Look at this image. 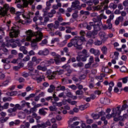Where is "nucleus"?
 <instances>
[{
	"mask_svg": "<svg viewBox=\"0 0 128 128\" xmlns=\"http://www.w3.org/2000/svg\"><path fill=\"white\" fill-rule=\"evenodd\" d=\"M26 37H24L19 43H18V46H22L20 42H24L26 40L27 42H30L32 38L34 36H35L36 38L33 39L32 40L31 46L34 50H38V46L36 42H38L42 40V33L40 31H37L36 32L34 33L32 30H28L26 32Z\"/></svg>",
	"mask_w": 128,
	"mask_h": 128,
	"instance_id": "f257e3e1",
	"label": "nucleus"
},
{
	"mask_svg": "<svg viewBox=\"0 0 128 128\" xmlns=\"http://www.w3.org/2000/svg\"><path fill=\"white\" fill-rule=\"evenodd\" d=\"M120 107H116L112 109V112L110 114H108L106 115V118L108 120H110L112 118H114V122H118V120H124V116H120Z\"/></svg>",
	"mask_w": 128,
	"mask_h": 128,
	"instance_id": "f03ea898",
	"label": "nucleus"
},
{
	"mask_svg": "<svg viewBox=\"0 0 128 128\" xmlns=\"http://www.w3.org/2000/svg\"><path fill=\"white\" fill-rule=\"evenodd\" d=\"M86 42V39L83 37L80 38H74L71 40V42L68 44V48H72L74 46L77 50H82V44Z\"/></svg>",
	"mask_w": 128,
	"mask_h": 128,
	"instance_id": "7ed1b4c3",
	"label": "nucleus"
},
{
	"mask_svg": "<svg viewBox=\"0 0 128 128\" xmlns=\"http://www.w3.org/2000/svg\"><path fill=\"white\" fill-rule=\"evenodd\" d=\"M30 14L32 16L34 13L32 12H29L26 15L24 14H22L24 20H22L20 19V16H16L15 17L16 20H18V24H30L32 22V20L30 19Z\"/></svg>",
	"mask_w": 128,
	"mask_h": 128,
	"instance_id": "20e7f679",
	"label": "nucleus"
},
{
	"mask_svg": "<svg viewBox=\"0 0 128 128\" xmlns=\"http://www.w3.org/2000/svg\"><path fill=\"white\" fill-rule=\"evenodd\" d=\"M34 64L30 61L28 64V70H30L28 72V75L30 76L33 80H34L36 78V76H38V70H34Z\"/></svg>",
	"mask_w": 128,
	"mask_h": 128,
	"instance_id": "39448f33",
	"label": "nucleus"
},
{
	"mask_svg": "<svg viewBox=\"0 0 128 128\" xmlns=\"http://www.w3.org/2000/svg\"><path fill=\"white\" fill-rule=\"evenodd\" d=\"M102 26V22H100L98 24V22L96 21V19L93 18V22H90V25L87 26L86 28L88 30H92V26H93L94 28V32H98V30H100V26Z\"/></svg>",
	"mask_w": 128,
	"mask_h": 128,
	"instance_id": "423d86ee",
	"label": "nucleus"
},
{
	"mask_svg": "<svg viewBox=\"0 0 128 128\" xmlns=\"http://www.w3.org/2000/svg\"><path fill=\"white\" fill-rule=\"evenodd\" d=\"M0 18L2 16H8V11L10 10V5L8 4H4V7H0Z\"/></svg>",
	"mask_w": 128,
	"mask_h": 128,
	"instance_id": "0eeeda50",
	"label": "nucleus"
},
{
	"mask_svg": "<svg viewBox=\"0 0 128 128\" xmlns=\"http://www.w3.org/2000/svg\"><path fill=\"white\" fill-rule=\"evenodd\" d=\"M20 34V31L18 30V27H12L10 32V38H18Z\"/></svg>",
	"mask_w": 128,
	"mask_h": 128,
	"instance_id": "6e6552de",
	"label": "nucleus"
},
{
	"mask_svg": "<svg viewBox=\"0 0 128 128\" xmlns=\"http://www.w3.org/2000/svg\"><path fill=\"white\" fill-rule=\"evenodd\" d=\"M48 64H46V62H43L40 63V65H38L36 67L38 70H42V72H46V66H48Z\"/></svg>",
	"mask_w": 128,
	"mask_h": 128,
	"instance_id": "1a4fd4ad",
	"label": "nucleus"
},
{
	"mask_svg": "<svg viewBox=\"0 0 128 128\" xmlns=\"http://www.w3.org/2000/svg\"><path fill=\"white\" fill-rule=\"evenodd\" d=\"M8 38L6 37V46H12V48H16V44H14L13 45L14 42V39L11 38L10 40L8 39Z\"/></svg>",
	"mask_w": 128,
	"mask_h": 128,
	"instance_id": "9d476101",
	"label": "nucleus"
},
{
	"mask_svg": "<svg viewBox=\"0 0 128 128\" xmlns=\"http://www.w3.org/2000/svg\"><path fill=\"white\" fill-rule=\"evenodd\" d=\"M64 74V70H60L59 71L52 72L48 75V78L49 80H52V78H54L56 74Z\"/></svg>",
	"mask_w": 128,
	"mask_h": 128,
	"instance_id": "9b49d317",
	"label": "nucleus"
},
{
	"mask_svg": "<svg viewBox=\"0 0 128 128\" xmlns=\"http://www.w3.org/2000/svg\"><path fill=\"white\" fill-rule=\"evenodd\" d=\"M104 84L105 86H108V84L109 85V88L108 89V92L110 93L112 92V88L114 86V83L113 82H111L108 84V81H105L104 82Z\"/></svg>",
	"mask_w": 128,
	"mask_h": 128,
	"instance_id": "f8f14e48",
	"label": "nucleus"
},
{
	"mask_svg": "<svg viewBox=\"0 0 128 128\" xmlns=\"http://www.w3.org/2000/svg\"><path fill=\"white\" fill-rule=\"evenodd\" d=\"M39 20H40V24L42 26H46L48 23V22L50 21V18H48V17H44V20L42 21V17L40 16L39 17Z\"/></svg>",
	"mask_w": 128,
	"mask_h": 128,
	"instance_id": "ddd939ff",
	"label": "nucleus"
},
{
	"mask_svg": "<svg viewBox=\"0 0 128 128\" xmlns=\"http://www.w3.org/2000/svg\"><path fill=\"white\" fill-rule=\"evenodd\" d=\"M30 62L34 64V66H37V64H40V62H42V59L38 58L36 56H33L32 58V61Z\"/></svg>",
	"mask_w": 128,
	"mask_h": 128,
	"instance_id": "4468645a",
	"label": "nucleus"
},
{
	"mask_svg": "<svg viewBox=\"0 0 128 128\" xmlns=\"http://www.w3.org/2000/svg\"><path fill=\"white\" fill-rule=\"evenodd\" d=\"M90 52L92 54H94L96 56H98L100 54V52L98 50H96L94 48H91L90 50Z\"/></svg>",
	"mask_w": 128,
	"mask_h": 128,
	"instance_id": "2eb2a0df",
	"label": "nucleus"
},
{
	"mask_svg": "<svg viewBox=\"0 0 128 128\" xmlns=\"http://www.w3.org/2000/svg\"><path fill=\"white\" fill-rule=\"evenodd\" d=\"M72 10H76V8H78L80 10V2L76 0L72 2Z\"/></svg>",
	"mask_w": 128,
	"mask_h": 128,
	"instance_id": "dca6fc26",
	"label": "nucleus"
},
{
	"mask_svg": "<svg viewBox=\"0 0 128 128\" xmlns=\"http://www.w3.org/2000/svg\"><path fill=\"white\" fill-rule=\"evenodd\" d=\"M99 36H100V38L104 42V40H106L108 38V36L106 34V33L104 32H100L99 33Z\"/></svg>",
	"mask_w": 128,
	"mask_h": 128,
	"instance_id": "f3484780",
	"label": "nucleus"
},
{
	"mask_svg": "<svg viewBox=\"0 0 128 128\" xmlns=\"http://www.w3.org/2000/svg\"><path fill=\"white\" fill-rule=\"evenodd\" d=\"M104 114H106V112H99L98 114H92V117L94 120H98L100 116H104Z\"/></svg>",
	"mask_w": 128,
	"mask_h": 128,
	"instance_id": "a211bd4d",
	"label": "nucleus"
},
{
	"mask_svg": "<svg viewBox=\"0 0 128 128\" xmlns=\"http://www.w3.org/2000/svg\"><path fill=\"white\" fill-rule=\"evenodd\" d=\"M43 17L44 18V17L48 18H53L54 15L50 12H48L46 11H44V10Z\"/></svg>",
	"mask_w": 128,
	"mask_h": 128,
	"instance_id": "6ab92c4d",
	"label": "nucleus"
},
{
	"mask_svg": "<svg viewBox=\"0 0 128 128\" xmlns=\"http://www.w3.org/2000/svg\"><path fill=\"white\" fill-rule=\"evenodd\" d=\"M100 102L104 104H110V100L108 98H102L100 99Z\"/></svg>",
	"mask_w": 128,
	"mask_h": 128,
	"instance_id": "aec40b11",
	"label": "nucleus"
},
{
	"mask_svg": "<svg viewBox=\"0 0 128 128\" xmlns=\"http://www.w3.org/2000/svg\"><path fill=\"white\" fill-rule=\"evenodd\" d=\"M22 2L24 6H28V4H34V0H22Z\"/></svg>",
	"mask_w": 128,
	"mask_h": 128,
	"instance_id": "412c9836",
	"label": "nucleus"
},
{
	"mask_svg": "<svg viewBox=\"0 0 128 128\" xmlns=\"http://www.w3.org/2000/svg\"><path fill=\"white\" fill-rule=\"evenodd\" d=\"M102 72H106V74H112V70L108 67H103L102 68Z\"/></svg>",
	"mask_w": 128,
	"mask_h": 128,
	"instance_id": "4be33fe9",
	"label": "nucleus"
},
{
	"mask_svg": "<svg viewBox=\"0 0 128 128\" xmlns=\"http://www.w3.org/2000/svg\"><path fill=\"white\" fill-rule=\"evenodd\" d=\"M22 105H21V107L22 108H24L26 106H27V107L30 108V104L28 102H26L24 100H22L21 102Z\"/></svg>",
	"mask_w": 128,
	"mask_h": 128,
	"instance_id": "5701e85b",
	"label": "nucleus"
},
{
	"mask_svg": "<svg viewBox=\"0 0 128 128\" xmlns=\"http://www.w3.org/2000/svg\"><path fill=\"white\" fill-rule=\"evenodd\" d=\"M12 80H10V78H8L6 80L2 83V86H6L8 84L9 82H10Z\"/></svg>",
	"mask_w": 128,
	"mask_h": 128,
	"instance_id": "b1692460",
	"label": "nucleus"
},
{
	"mask_svg": "<svg viewBox=\"0 0 128 128\" xmlns=\"http://www.w3.org/2000/svg\"><path fill=\"white\" fill-rule=\"evenodd\" d=\"M88 106H90L89 104H87L85 105H81L79 106V110H84L86 108H88Z\"/></svg>",
	"mask_w": 128,
	"mask_h": 128,
	"instance_id": "393cba45",
	"label": "nucleus"
},
{
	"mask_svg": "<svg viewBox=\"0 0 128 128\" xmlns=\"http://www.w3.org/2000/svg\"><path fill=\"white\" fill-rule=\"evenodd\" d=\"M66 42H68V41L66 40H64L60 43L58 42L57 44L60 46V48H63V46H64L66 44Z\"/></svg>",
	"mask_w": 128,
	"mask_h": 128,
	"instance_id": "a878e982",
	"label": "nucleus"
},
{
	"mask_svg": "<svg viewBox=\"0 0 128 128\" xmlns=\"http://www.w3.org/2000/svg\"><path fill=\"white\" fill-rule=\"evenodd\" d=\"M58 8H62V3H58L57 4H54L52 6L53 10H58Z\"/></svg>",
	"mask_w": 128,
	"mask_h": 128,
	"instance_id": "bb28decb",
	"label": "nucleus"
},
{
	"mask_svg": "<svg viewBox=\"0 0 128 128\" xmlns=\"http://www.w3.org/2000/svg\"><path fill=\"white\" fill-rule=\"evenodd\" d=\"M60 55H56V57L54 58V62L56 64H60Z\"/></svg>",
	"mask_w": 128,
	"mask_h": 128,
	"instance_id": "cd10ccee",
	"label": "nucleus"
},
{
	"mask_svg": "<svg viewBox=\"0 0 128 128\" xmlns=\"http://www.w3.org/2000/svg\"><path fill=\"white\" fill-rule=\"evenodd\" d=\"M8 106H10V104L8 102H6L4 104L2 107H1V110H8Z\"/></svg>",
	"mask_w": 128,
	"mask_h": 128,
	"instance_id": "c85d7f7f",
	"label": "nucleus"
},
{
	"mask_svg": "<svg viewBox=\"0 0 128 128\" xmlns=\"http://www.w3.org/2000/svg\"><path fill=\"white\" fill-rule=\"evenodd\" d=\"M18 117L19 118H26V114L22 112H20L18 114Z\"/></svg>",
	"mask_w": 128,
	"mask_h": 128,
	"instance_id": "c756f323",
	"label": "nucleus"
},
{
	"mask_svg": "<svg viewBox=\"0 0 128 128\" xmlns=\"http://www.w3.org/2000/svg\"><path fill=\"white\" fill-rule=\"evenodd\" d=\"M34 80H36L38 82H40L42 80H44V75L40 76V77H38V76H36V78Z\"/></svg>",
	"mask_w": 128,
	"mask_h": 128,
	"instance_id": "7c9ffc66",
	"label": "nucleus"
},
{
	"mask_svg": "<svg viewBox=\"0 0 128 128\" xmlns=\"http://www.w3.org/2000/svg\"><path fill=\"white\" fill-rule=\"evenodd\" d=\"M60 42V38H52L51 40L52 44H54L55 42Z\"/></svg>",
	"mask_w": 128,
	"mask_h": 128,
	"instance_id": "2f4dec72",
	"label": "nucleus"
},
{
	"mask_svg": "<svg viewBox=\"0 0 128 128\" xmlns=\"http://www.w3.org/2000/svg\"><path fill=\"white\" fill-rule=\"evenodd\" d=\"M78 120V117H73L70 118L69 120H68V124H70L72 122H75V120Z\"/></svg>",
	"mask_w": 128,
	"mask_h": 128,
	"instance_id": "473e14b6",
	"label": "nucleus"
},
{
	"mask_svg": "<svg viewBox=\"0 0 128 128\" xmlns=\"http://www.w3.org/2000/svg\"><path fill=\"white\" fill-rule=\"evenodd\" d=\"M20 52H22L24 54H28V50H26V47L24 46H20Z\"/></svg>",
	"mask_w": 128,
	"mask_h": 128,
	"instance_id": "72a5a7b5",
	"label": "nucleus"
},
{
	"mask_svg": "<svg viewBox=\"0 0 128 128\" xmlns=\"http://www.w3.org/2000/svg\"><path fill=\"white\" fill-rule=\"evenodd\" d=\"M66 34H70L72 32V30H74L76 28H70V27H66Z\"/></svg>",
	"mask_w": 128,
	"mask_h": 128,
	"instance_id": "f704fd0d",
	"label": "nucleus"
},
{
	"mask_svg": "<svg viewBox=\"0 0 128 128\" xmlns=\"http://www.w3.org/2000/svg\"><path fill=\"white\" fill-rule=\"evenodd\" d=\"M39 44L40 46H44L48 44V40L44 39V40H42V42Z\"/></svg>",
	"mask_w": 128,
	"mask_h": 128,
	"instance_id": "c9c22d12",
	"label": "nucleus"
},
{
	"mask_svg": "<svg viewBox=\"0 0 128 128\" xmlns=\"http://www.w3.org/2000/svg\"><path fill=\"white\" fill-rule=\"evenodd\" d=\"M80 36H82L81 37H76L75 38H84V36H86V32L83 30H81L80 32Z\"/></svg>",
	"mask_w": 128,
	"mask_h": 128,
	"instance_id": "e433bc0d",
	"label": "nucleus"
},
{
	"mask_svg": "<svg viewBox=\"0 0 128 128\" xmlns=\"http://www.w3.org/2000/svg\"><path fill=\"white\" fill-rule=\"evenodd\" d=\"M39 114L42 116H46V112L44 111V109L41 108L39 110Z\"/></svg>",
	"mask_w": 128,
	"mask_h": 128,
	"instance_id": "4c0bfd02",
	"label": "nucleus"
},
{
	"mask_svg": "<svg viewBox=\"0 0 128 128\" xmlns=\"http://www.w3.org/2000/svg\"><path fill=\"white\" fill-rule=\"evenodd\" d=\"M96 32H94L93 33H92L90 32H89L87 33L86 34V36L87 38H92V34H98V32H96Z\"/></svg>",
	"mask_w": 128,
	"mask_h": 128,
	"instance_id": "58836bf2",
	"label": "nucleus"
},
{
	"mask_svg": "<svg viewBox=\"0 0 128 128\" xmlns=\"http://www.w3.org/2000/svg\"><path fill=\"white\" fill-rule=\"evenodd\" d=\"M52 104L54 106H58V107H60V106H62V102H53Z\"/></svg>",
	"mask_w": 128,
	"mask_h": 128,
	"instance_id": "ea45409f",
	"label": "nucleus"
},
{
	"mask_svg": "<svg viewBox=\"0 0 128 128\" xmlns=\"http://www.w3.org/2000/svg\"><path fill=\"white\" fill-rule=\"evenodd\" d=\"M18 94V92L16 91H13L10 92H7L6 94L7 96H16Z\"/></svg>",
	"mask_w": 128,
	"mask_h": 128,
	"instance_id": "a19ab883",
	"label": "nucleus"
},
{
	"mask_svg": "<svg viewBox=\"0 0 128 128\" xmlns=\"http://www.w3.org/2000/svg\"><path fill=\"white\" fill-rule=\"evenodd\" d=\"M32 117L34 118H36V120H40V116H38L36 114L33 112L32 114Z\"/></svg>",
	"mask_w": 128,
	"mask_h": 128,
	"instance_id": "79ce46f5",
	"label": "nucleus"
},
{
	"mask_svg": "<svg viewBox=\"0 0 128 128\" xmlns=\"http://www.w3.org/2000/svg\"><path fill=\"white\" fill-rule=\"evenodd\" d=\"M32 116H27V120H29L30 124H34V118H31Z\"/></svg>",
	"mask_w": 128,
	"mask_h": 128,
	"instance_id": "37998d69",
	"label": "nucleus"
},
{
	"mask_svg": "<svg viewBox=\"0 0 128 128\" xmlns=\"http://www.w3.org/2000/svg\"><path fill=\"white\" fill-rule=\"evenodd\" d=\"M109 8H113V10H116L118 8V6L114 3H110L109 5Z\"/></svg>",
	"mask_w": 128,
	"mask_h": 128,
	"instance_id": "c03bdc74",
	"label": "nucleus"
},
{
	"mask_svg": "<svg viewBox=\"0 0 128 128\" xmlns=\"http://www.w3.org/2000/svg\"><path fill=\"white\" fill-rule=\"evenodd\" d=\"M78 124H80L79 122H75L70 126L71 128H76L77 126H78Z\"/></svg>",
	"mask_w": 128,
	"mask_h": 128,
	"instance_id": "a18cd8bd",
	"label": "nucleus"
},
{
	"mask_svg": "<svg viewBox=\"0 0 128 128\" xmlns=\"http://www.w3.org/2000/svg\"><path fill=\"white\" fill-rule=\"evenodd\" d=\"M54 85H50V88L48 89V92H52L54 90Z\"/></svg>",
	"mask_w": 128,
	"mask_h": 128,
	"instance_id": "49530a36",
	"label": "nucleus"
},
{
	"mask_svg": "<svg viewBox=\"0 0 128 128\" xmlns=\"http://www.w3.org/2000/svg\"><path fill=\"white\" fill-rule=\"evenodd\" d=\"M58 26H60V22L58 20L55 21L54 24V28L56 30L58 28Z\"/></svg>",
	"mask_w": 128,
	"mask_h": 128,
	"instance_id": "de8ad7c7",
	"label": "nucleus"
},
{
	"mask_svg": "<svg viewBox=\"0 0 128 128\" xmlns=\"http://www.w3.org/2000/svg\"><path fill=\"white\" fill-rule=\"evenodd\" d=\"M44 62H46V64H48V66H50V64H54V59H50V60H46Z\"/></svg>",
	"mask_w": 128,
	"mask_h": 128,
	"instance_id": "09e8293b",
	"label": "nucleus"
},
{
	"mask_svg": "<svg viewBox=\"0 0 128 128\" xmlns=\"http://www.w3.org/2000/svg\"><path fill=\"white\" fill-rule=\"evenodd\" d=\"M82 128H91L90 126H86V123L82 122L80 125Z\"/></svg>",
	"mask_w": 128,
	"mask_h": 128,
	"instance_id": "8fccbe9b",
	"label": "nucleus"
},
{
	"mask_svg": "<svg viewBox=\"0 0 128 128\" xmlns=\"http://www.w3.org/2000/svg\"><path fill=\"white\" fill-rule=\"evenodd\" d=\"M8 120V117H6V118H0V122L2 124H4V122H6V120Z\"/></svg>",
	"mask_w": 128,
	"mask_h": 128,
	"instance_id": "3c124183",
	"label": "nucleus"
},
{
	"mask_svg": "<svg viewBox=\"0 0 128 128\" xmlns=\"http://www.w3.org/2000/svg\"><path fill=\"white\" fill-rule=\"evenodd\" d=\"M86 58H88V56L81 57L80 58V60H78V58L77 60H82V62H86Z\"/></svg>",
	"mask_w": 128,
	"mask_h": 128,
	"instance_id": "603ef678",
	"label": "nucleus"
},
{
	"mask_svg": "<svg viewBox=\"0 0 128 128\" xmlns=\"http://www.w3.org/2000/svg\"><path fill=\"white\" fill-rule=\"evenodd\" d=\"M30 60V56H27L23 58L22 60L23 62H28Z\"/></svg>",
	"mask_w": 128,
	"mask_h": 128,
	"instance_id": "864d4df0",
	"label": "nucleus"
},
{
	"mask_svg": "<svg viewBox=\"0 0 128 128\" xmlns=\"http://www.w3.org/2000/svg\"><path fill=\"white\" fill-rule=\"evenodd\" d=\"M52 98H54V100L55 102H58L60 100V98L56 96V94H53Z\"/></svg>",
	"mask_w": 128,
	"mask_h": 128,
	"instance_id": "5fc2aeb1",
	"label": "nucleus"
},
{
	"mask_svg": "<svg viewBox=\"0 0 128 128\" xmlns=\"http://www.w3.org/2000/svg\"><path fill=\"white\" fill-rule=\"evenodd\" d=\"M50 52L48 51V50L46 48L44 50H43V54L44 56H48V54H49Z\"/></svg>",
	"mask_w": 128,
	"mask_h": 128,
	"instance_id": "6e6d98bb",
	"label": "nucleus"
},
{
	"mask_svg": "<svg viewBox=\"0 0 128 128\" xmlns=\"http://www.w3.org/2000/svg\"><path fill=\"white\" fill-rule=\"evenodd\" d=\"M116 20H118L119 22H120L124 21V17L120 16L117 18Z\"/></svg>",
	"mask_w": 128,
	"mask_h": 128,
	"instance_id": "4d7b16f0",
	"label": "nucleus"
},
{
	"mask_svg": "<svg viewBox=\"0 0 128 128\" xmlns=\"http://www.w3.org/2000/svg\"><path fill=\"white\" fill-rule=\"evenodd\" d=\"M120 54L118 52H114V58L115 60H118V55Z\"/></svg>",
	"mask_w": 128,
	"mask_h": 128,
	"instance_id": "13d9d810",
	"label": "nucleus"
},
{
	"mask_svg": "<svg viewBox=\"0 0 128 128\" xmlns=\"http://www.w3.org/2000/svg\"><path fill=\"white\" fill-rule=\"evenodd\" d=\"M102 52L103 54H106L108 48H106V47L104 46L102 48Z\"/></svg>",
	"mask_w": 128,
	"mask_h": 128,
	"instance_id": "bf43d9fd",
	"label": "nucleus"
},
{
	"mask_svg": "<svg viewBox=\"0 0 128 128\" xmlns=\"http://www.w3.org/2000/svg\"><path fill=\"white\" fill-rule=\"evenodd\" d=\"M49 109L50 110V112H54V110H56V107L54 106H50L49 107Z\"/></svg>",
	"mask_w": 128,
	"mask_h": 128,
	"instance_id": "052dcab7",
	"label": "nucleus"
},
{
	"mask_svg": "<svg viewBox=\"0 0 128 128\" xmlns=\"http://www.w3.org/2000/svg\"><path fill=\"white\" fill-rule=\"evenodd\" d=\"M82 54H84V56H88V50L84 49L82 50Z\"/></svg>",
	"mask_w": 128,
	"mask_h": 128,
	"instance_id": "680f3d73",
	"label": "nucleus"
},
{
	"mask_svg": "<svg viewBox=\"0 0 128 128\" xmlns=\"http://www.w3.org/2000/svg\"><path fill=\"white\" fill-rule=\"evenodd\" d=\"M92 122H94V120H92V119H90L89 118H88L86 119V123L88 124H92Z\"/></svg>",
	"mask_w": 128,
	"mask_h": 128,
	"instance_id": "e2e57ef3",
	"label": "nucleus"
},
{
	"mask_svg": "<svg viewBox=\"0 0 128 128\" xmlns=\"http://www.w3.org/2000/svg\"><path fill=\"white\" fill-rule=\"evenodd\" d=\"M120 70L122 72H126V68L124 66H123L120 68Z\"/></svg>",
	"mask_w": 128,
	"mask_h": 128,
	"instance_id": "0e129e2a",
	"label": "nucleus"
},
{
	"mask_svg": "<svg viewBox=\"0 0 128 128\" xmlns=\"http://www.w3.org/2000/svg\"><path fill=\"white\" fill-rule=\"evenodd\" d=\"M24 114H25V115L26 114H30V110H28V109H24Z\"/></svg>",
	"mask_w": 128,
	"mask_h": 128,
	"instance_id": "69168bd1",
	"label": "nucleus"
},
{
	"mask_svg": "<svg viewBox=\"0 0 128 128\" xmlns=\"http://www.w3.org/2000/svg\"><path fill=\"white\" fill-rule=\"evenodd\" d=\"M102 42L100 40H97L94 42L95 46H100Z\"/></svg>",
	"mask_w": 128,
	"mask_h": 128,
	"instance_id": "338daca9",
	"label": "nucleus"
},
{
	"mask_svg": "<svg viewBox=\"0 0 128 128\" xmlns=\"http://www.w3.org/2000/svg\"><path fill=\"white\" fill-rule=\"evenodd\" d=\"M28 54L30 56H35L36 53L34 52V50H31L28 52Z\"/></svg>",
	"mask_w": 128,
	"mask_h": 128,
	"instance_id": "774afa93",
	"label": "nucleus"
}]
</instances>
